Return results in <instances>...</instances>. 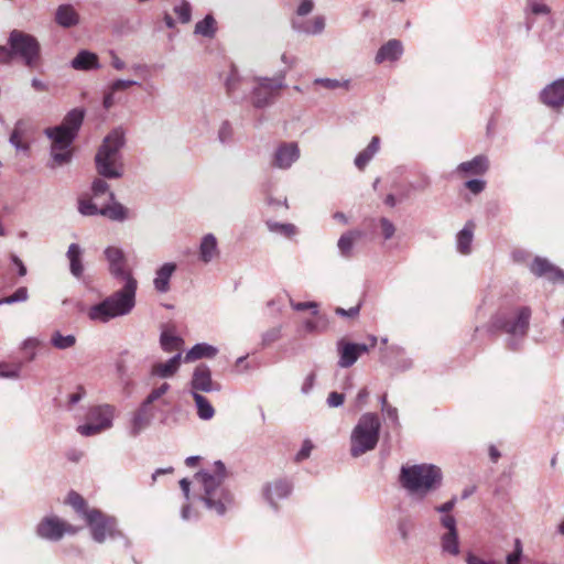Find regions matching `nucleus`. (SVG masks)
I'll list each match as a JSON object with an SVG mask.
<instances>
[{"label": "nucleus", "mask_w": 564, "mask_h": 564, "mask_svg": "<svg viewBox=\"0 0 564 564\" xmlns=\"http://www.w3.org/2000/svg\"><path fill=\"white\" fill-rule=\"evenodd\" d=\"M104 256L108 262L109 273L124 282L120 290L111 293L99 303L91 305L86 314L94 323L106 324L110 321L129 315L135 306L138 281L127 268V257L117 246L105 249Z\"/></svg>", "instance_id": "f257e3e1"}, {"label": "nucleus", "mask_w": 564, "mask_h": 564, "mask_svg": "<svg viewBox=\"0 0 564 564\" xmlns=\"http://www.w3.org/2000/svg\"><path fill=\"white\" fill-rule=\"evenodd\" d=\"M229 475L225 464L216 460L194 477L205 507L217 516H224L234 506V495L225 485Z\"/></svg>", "instance_id": "f03ea898"}, {"label": "nucleus", "mask_w": 564, "mask_h": 564, "mask_svg": "<svg viewBox=\"0 0 564 564\" xmlns=\"http://www.w3.org/2000/svg\"><path fill=\"white\" fill-rule=\"evenodd\" d=\"M84 110L73 109L59 126L45 129L46 137L52 141L51 156L54 164H67L73 155V142L84 120Z\"/></svg>", "instance_id": "7ed1b4c3"}, {"label": "nucleus", "mask_w": 564, "mask_h": 564, "mask_svg": "<svg viewBox=\"0 0 564 564\" xmlns=\"http://www.w3.org/2000/svg\"><path fill=\"white\" fill-rule=\"evenodd\" d=\"M84 110L73 109L59 126L45 129L46 137L52 141L51 156L54 164H67L73 155V142L84 120Z\"/></svg>", "instance_id": "20e7f679"}, {"label": "nucleus", "mask_w": 564, "mask_h": 564, "mask_svg": "<svg viewBox=\"0 0 564 564\" xmlns=\"http://www.w3.org/2000/svg\"><path fill=\"white\" fill-rule=\"evenodd\" d=\"M399 481L410 496L422 499L440 487L442 471L437 466L431 464L403 465Z\"/></svg>", "instance_id": "39448f33"}, {"label": "nucleus", "mask_w": 564, "mask_h": 564, "mask_svg": "<svg viewBox=\"0 0 564 564\" xmlns=\"http://www.w3.org/2000/svg\"><path fill=\"white\" fill-rule=\"evenodd\" d=\"M124 145V134L115 129L105 137L96 156V170L106 178H120L123 175V161L121 149Z\"/></svg>", "instance_id": "423d86ee"}, {"label": "nucleus", "mask_w": 564, "mask_h": 564, "mask_svg": "<svg viewBox=\"0 0 564 564\" xmlns=\"http://www.w3.org/2000/svg\"><path fill=\"white\" fill-rule=\"evenodd\" d=\"M380 427V420L375 413H364L359 417L350 436V454L352 457H359L377 446Z\"/></svg>", "instance_id": "0eeeda50"}, {"label": "nucleus", "mask_w": 564, "mask_h": 564, "mask_svg": "<svg viewBox=\"0 0 564 564\" xmlns=\"http://www.w3.org/2000/svg\"><path fill=\"white\" fill-rule=\"evenodd\" d=\"M8 44L9 51L12 52V58L20 57L31 68L37 65L41 46L33 35L20 30H13L9 35Z\"/></svg>", "instance_id": "6e6552de"}, {"label": "nucleus", "mask_w": 564, "mask_h": 564, "mask_svg": "<svg viewBox=\"0 0 564 564\" xmlns=\"http://www.w3.org/2000/svg\"><path fill=\"white\" fill-rule=\"evenodd\" d=\"M116 409L110 404L91 406L87 412V422L77 426L82 436H94L112 426Z\"/></svg>", "instance_id": "1a4fd4ad"}, {"label": "nucleus", "mask_w": 564, "mask_h": 564, "mask_svg": "<svg viewBox=\"0 0 564 564\" xmlns=\"http://www.w3.org/2000/svg\"><path fill=\"white\" fill-rule=\"evenodd\" d=\"M256 82L257 85L252 90V104L257 108H264L273 102L279 90L285 86V72H280L272 78H257Z\"/></svg>", "instance_id": "9d476101"}, {"label": "nucleus", "mask_w": 564, "mask_h": 564, "mask_svg": "<svg viewBox=\"0 0 564 564\" xmlns=\"http://www.w3.org/2000/svg\"><path fill=\"white\" fill-rule=\"evenodd\" d=\"M77 531V528L54 514L44 517L35 528V533L40 539L51 542H57L65 534H75Z\"/></svg>", "instance_id": "9b49d317"}, {"label": "nucleus", "mask_w": 564, "mask_h": 564, "mask_svg": "<svg viewBox=\"0 0 564 564\" xmlns=\"http://www.w3.org/2000/svg\"><path fill=\"white\" fill-rule=\"evenodd\" d=\"M531 310L527 306L519 307L509 317L499 315L496 317L494 325L502 329L507 334L516 337H524L529 328Z\"/></svg>", "instance_id": "f8f14e48"}, {"label": "nucleus", "mask_w": 564, "mask_h": 564, "mask_svg": "<svg viewBox=\"0 0 564 564\" xmlns=\"http://www.w3.org/2000/svg\"><path fill=\"white\" fill-rule=\"evenodd\" d=\"M85 520L91 529L93 539L98 543H102L116 530V520L105 516L97 509L86 511Z\"/></svg>", "instance_id": "ddd939ff"}, {"label": "nucleus", "mask_w": 564, "mask_h": 564, "mask_svg": "<svg viewBox=\"0 0 564 564\" xmlns=\"http://www.w3.org/2000/svg\"><path fill=\"white\" fill-rule=\"evenodd\" d=\"M189 387L191 394L200 392H218L221 390V384L213 380L212 370L205 364H199L194 368Z\"/></svg>", "instance_id": "4468645a"}, {"label": "nucleus", "mask_w": 564, "mask_h": 564, "mask_svg": "<svg viewBox=\"0 0 564 564\" xmlns=\"http://www.w3.org/2000/svg\"><path fill=\"white\" fill-rule=\"evenodd\" d=\"M300 154L296 142H283L274 150L271 165L279 170H289L300 159Z\"/></svg>", "instance_id": "2eb2a0df"}, {"label": "nucleus", "mask_w": 564, "mask_h": 564, "mask_svg": "<svg viewBox=\"0 0 564 564\" xmlns=\"http://www.w3.org/2000/svg\"><path fill=\"white\" fill-rule=\"evenodd\" d=\"M540 101L553 110L564 107V77L545 86L540 93Z\"/></svg>", "instance_id": "dca6fc26"}, {"label": "nucleus", "mask_w": 564, "mask_h": 564, "mask_svg": "<svg viewBox=\"0 0 564 564\" xmlns=\"http://www.w3.org/2000/svg\"><path fill=\"white\" fill-rule=\"evenodd\" d=\"M154 416V406L141 403L140 406L131 414L129 434L133 437L140 435L151 425Z\"/></svg>", "instance_id": "f3484780"}, {"label": "nucleus", "mask_w": 564, "mask_h": 564, "mask_svg": "<svg viewBox=\"0 0 564 564\" xmlns=\"http://www.w3.org/2000/svg\"><path fill=\"white\" fill-rule=\"evenodd\" d=\"M337 348L339 352L338 366L340 368L351 367L361 354L368 351V346L365 344L346 343L345 340H339Z\"/></svg>", "instance_id": "a211bd4d"}, {"label": "nucleus", "mask_w": 564, "mask_h": 564, "mask_svg": "<svg viewBox=\"0 0 564 564\" xmlns=\"http://www.w3.org/2000/svg\"><path fill=\"white\" fill-rule=\"evenodd\" d=\"M292 29L305 35L322 34L326 26V19L324 15H315L312 19L293 18L291 21Z\"/></svg>", "instance_id": "6ab92c4d"}, {"label": "nucleus", "mask_w": 564, "mask_h": 564, "mask_svg": "<svg viewBox=\"0 0 564 564\" xmlns=\"http://www.w3.org/2000/svg\"><path fill=\"white\" fill-rule=\"evenodd\" d=\"M531 271L538 276H544L555 283H564V271L554 267L544 258H535L531 264Z\"/></svg>", "instance_id": "aec40b11"}, {"label": "nucleus", "mask_w": 564, "mask_h": 564, "mask_svg": "<svg viewBox=\"0 0 564 564\" xmlns=\"http://www.w3.org/2000/svg\"><path fill=\"white\" fill-rule=\"evenodd\" d=\"M292 491V485L288 480L279 479L268 484L263 489V495L270 506L278 509V501L285 499Z\"/></svg>", "instance_id": "412c9836"}, {"label": "nucleus", "mask_w": 564, "mask_h": 564, "mask_svg": "<svg viewBox=\"0 0 564 564\" xmlns=\"http://www.w3.org/2000/svg\"><path fill=\"white\" fill-rule=\"evenodd\" d=\"M31 122L24 119H20L15 122L13 131L10 134L9 142L17 151L28 152L29 142L26 137L31 132Z\"/></svg>", "instance_id": "4be33fe9"}, {"label": "nucleus", "mask_w": 564, "mask_h": 564, "mask_svg": "<svg viewBox=\"0 0 564 564\" xmlns=\"http://www.w3.org/2000/svg\"><path fill=\"white\" fill-rule=\"evenodd\" d=\"M183 359L182 354L177 352L164 362H155L151 367L150 375L161 379L172 378L178 371Z\"/></svg>", "instance_id": "5701e85b"}, {"label": "nucleus", "mask_w": 564, "mask_h": 564, "mask_svg": "<svg viewBox=\"0 0 564 564\" xmlns=\"http://www.w3.org/2000/svg\"><path fill=\"white\" fill-rule=\"evenodd\" d=\"M489 169V160L486 155H477L470 161L457 165L455 172L462 176L482 175Z\"/></svg>", "instance_id": "b1692460"}, {"label": "nucleus", "mask_w": 564, "mask_h": 564, "mask_svg": "<svg viewBox=\"0 0 564 564\" xmlns=\"http://www.w3.org/2000/svg\"><path fill=\"white\" fill-rule=\"evenodd\" d=\"M218 241L214 234H206L202 237L198 256L204 263H209L219 257Z\"/></svg>", "instance_id": "393cba45"}, {"label": "nucleus", "mask_w": 564, "mask_h": 564, "mask_svg": "<svg viewBox=\"0 0 564 564\" xmlns=\"http://www.w3.org/2000/svg\"><path fill=\"white\" fill-rule=\"evenodd\" d=\"M403 54V46L399 40H389L383 44L377 52L375 61L377 64H381L386 61L395 62Z\"/></svg>", "instance_id": "a878e982"}, {"label": "nucleus", "mask_w": 564, "mask_h": 564, "mask_svg": "<svg viewBox=\"0 0 564 564\" xmlns=\"http://www.w3.org/2000/svg\"><path fill=\"white\" fill-rule=\"evenodd\" d=\"M70 66L76 70L99 69L100 63L98 55L87 50H82L72 59Z\"/></svg>", "instance_id": "bb28decb"}, {"label": "nucleus", "mask_w": 564, "mask_h": 564, "mask_svg": "<svg viewBox=\"0 0 564 564\" xmlns=\"http://www.w3.org/2000/svg\"><path fill=\"white\" fill-rule=\"evenodd\" d=\"M175 271L176 264L173 262H166L160 267L153 280L154 289L160 293H166L170 290V280Z\"/></svg>", "instance_id": "cd10ccee"}, {"label": "nucleus", "mask_w": 564, "mask_h": 564, "mask_svg": "<svg viewBox=\"0 0 564 564\" xmlns=\"http://www.w3.org/2000/svg\"><path fill=\"white\" fill-rule=\"evenodd\" d=\"M66 258L69 261L70 274L76 279H80L84 274L82 247L77 243H70L66 252Z\"/></svg>", "instance_id": "c85d7f7f"}, {"label": "nucleus", "mask_w": 564, "mask_h": 564, "mask_svg": "<svg viewBox=\"0 0 564 564\" xmlns=\"http://www.w3.org/2000/svg\"><path fill=\"white\" fill-rule=\"evenodd\" d=\"M55 22L62 28H73L79 23V14L70 4H61L55 12Z\"/></svg>", "instance_id": "c756f323"}, {"label": "nucleus", "mask_w": 564, "mask_h": 564, "mask_svg": "<svg viewBox=\"0 0 564 564\" xmlns=\"http://www.w3.org/2000/svg\"><path fill=\"white\" fill-rule=\"evenodd\" d=\"M218 349L209 344L200 343L194 345L184 356V362H192L202 358H214Z\"/></svg>", "instance_id": "7c9ffc66"}, {"label": "nucleus", "mask_w": 564, "mask_h": 564, "mask_svg": "<svg viewBox=\"0 0 564 564\" xmlns=\"http://www.w3.org/2000/svg\"><path fill=\"white\" fill-rule=\"evenodd\" d=\"M474 228L475 225L473 221H467L464 228L457 234L456 237V246L457 250L462 254H469L471 252V242L474 239Z\"/></svg>", "instance_id": "2f4dec72"}, {"label": "nucleus", "mask_w": 564, "mask_h": 564, "mask_svg": "<svg viewBox=\"0 0 564 564\" xmlns=\"http://www.w3.org/2000/svg\"><path fill=\"white\" fill-rule=\"evenodd\" d=\"M160 345L165 352L182 354L184 340L171 329H164L160 336Z\"/></svg>", "instance_id": "473e14b6"}, {"label": "nucleus", "mask_w": 564, "mask_h": 564, "mask_svg": "<svg viewBox=\"0 0 564 564\" xmlns=\"http://www.w3.org/2000/svg\"><path fill=\"white\" fill-rule=\"evenodd\" d=\"M109 202L110 204L100 207V215L115 221H124L128 218V208L117 202L116 198Z\"/></svg>", "instance_id": "72a5a7b5"}, {"label": "nucleus", "mask_w": 564, "mask_h": 564, "mask_svg": "<svg viewBox=\"0 0 564 564\" xmlns=\"http://www.w3.org/2000/svg\"><path fill=\"white\" fill-rule=\"evenodd\" d=\"M217 32V22L212 14L205 15V18L195 24L194 33L207 39H213Z\"/></svg>", "instance_id": "f704fd0d"}, {"label": "nucleus", "mask_w": 564, "mask_h": 564, "mask_svg": "<svg viewBox=\"0 0 564 564\" xmlns=\"http://www.w3.org/2000/svg\"><path fill=\"white\" fill-rule=\"evenodd\" d=\"M442 552L452 556H457L459 550L458 532H446L441 536Z\"/></svg>", "instance_id": "c9c22d12"}, {"label": "nucleus", "mask_w": 564, "mask_h": 564, "mask_svg": "<svg viewBox=\"0 0 564 564\" xmlns=\"http://www.w3.org/2000/svg\"><path fill=\"white\" fill-rule=\"evenodd\" d=\"M197 408V415L199 419L207 421L213 419L215 410L210 402L200 393L192 394Z\"/></svg>", "instance_id": "e433bc0d"}, {"label": "nucleus", "mask_w": 564, "mask_h": 564, "mask_svg": "<svg viewBox=\"0 0 564 564\" xmlns=\"http://www.w3.org/2000/svg\"><path fill=\"white\" fill-rule=\"evenodd\" d=\"M360 236L359 232L348 231L340 236L337 247L343 257L349 258L355 245L356 239Z\"/></svg>", "instance_id": "4c0bfd02"}, {"label": "nucleus", "mask_w": 564, "mask_h": 564, "mask_svg": "<svg viewBox=\"0 0 564 564\" xmlns=\"http://www.w3.org/2000/svg\"><path fill=\"white\" fill-rule=\"evenodd\" d=\"M91 193L94 199H99L104 195H106L109 200L115 199V194L110 191L108 183L101 178L94 180L91 184Z\"/></svg>", "instance_id": "58836bf2"}, {"label": "nucleus", "mask_w": 564, "mask_h": 564, "mask_svg": "<svg viewBox=\"0 0 564 564\" xmlns=\"http://www.w3.org/2000/svg\"><path fill=\"white\" fill-rule=\"evenodd\" d=\"M267 227L271 232L284 236V237H292L296 235L297 230L296 227L292 224H282L273 220H268Z\"/></svg>", "instance_id": "ea45409f"}, {"label": "nucleus", "mask_w": 564, "mask_h": 564, "mask_svg": "<svg viewBox=\"0 0 564 564\" xmlns=\"http://www.w3.org/2000/svg\"><path fill=\"white\" fill-rule=\"evenodd\" d=\"M173 12L176 14L178 21L183 24H187L192 19V6L187 0H181L174 6Z\"/></svg>", "instance_id": "a19ab883"}, {"label": "nucleus", "mask_w": 564, "mask_h": 564, "mask_svg": "<svg viewBox=\"0 0 564 564\" xmlns=\"http://www.w3.org/2000/svg\"><path fill=\"white\" fill-rule=\"evenodd\" d=\"M524 11L534 15H546L551 13V8L544 0H525Z\"/></svg>", "instance_id": "79ce46f5"}, {"label": "nucleus", "mask_w": 564, "mask_h": 564, "mask_svg": "<svg viewBox=\"0 0 564 564\" xmlns=\"http://www.w3.org/2000/svg\"><path fill=\"white\" fill-rule=\"evenodd\" d=\"M314 85H319L328 90H335L338 88L348 89L350 82L348 79L338 80L334 78H315L313 82Z\"/></svg>", "instance_id": "37998d69"}, {"label": "nucleus", "mask_w": 564, "mask_h": 564, "mask_svg": "<svg viewBox=\"0 0 564 564\" xmlns=\"http://www.w3.org/2000/svg\"><path fill=\"white\" fill-rule=\"evenodd\" d=\"M52 345L57 349H67L75 345L76 338L74 335H62L56 332L53 334L51 339Z\"/></svg>", "instance_id": "c03bdc74"}, {"label": "nucleus", "mask_w": 564, "mask_h": 564, "mask_svg": "<svg viewBox=\"0 0 564 564\" xmlns=\"http://www.w3.org/2000/svg\"><path fill=\"white\" fill-rule=\"evenodd\" d=\"M66 502L72 506L79 514L85 518V512L90 509L87 508L85 499L77 492L70 491L67 496Z\"/></svg>", "instance_id": "a18cd8bd"}, {"label": "nucleus", "mask_w": 564, "mask_h": 564, "mask_svg": "<svg viewBox=\"0 0 564 564\" xmlns=\"http://www.w3.org/2000/svg\"><path fill=\"white\" fill-rule=\"evenodd\" d=\"M22 362L7 364L0 362V378L17 379L22 369Z\"/></svg>", "instance_id": "49530a36"}, {"label": "nucleus", "mask_w": 564, "mask_h": 564, "mask_svg": "<svg viewBox=\"0 0 564 564\" xmlns=\"http://www.w3.org/2000/svg\"><path fill=\"white\" fill-rule=\"evenodd\" d=\"M327 328V318L324 316H319L316 321L306 319L304 322V329L306 333H322Z\"/></svg>", "instance_id": "de8ad7c7"}, {"label": "nucleus", "mask_w": 564, "mask_h": 564, "mask_svg": "<svg viewBox=\"0 0 564 564\" xmlns=\"http://www.w3.org/2000/svg\"><path fill=\"white\" fill-rule=\"evenodd\" d=\"M170 388L171 387L167 382L162 383L160 387L154 388L143 400L142 403L149 406H154L153 403L158 401L161 397H163L170 390Z\"/></svg>", "instance_id": "09e8293b"}, {"label": "nucleus", "mask_w": 564, "mask_h": 564, "mask_svg": "<svg viewBox=\"0 0 564 564\" xmlns=\"http://www.w3.org/2000/svg\"><path fill=\"white\" fill-rule=\"evenodd\" d=\"M78 210L84 216L100 215V208L90 199L80 198L78 202Z\"/></svg>", "instance_id": "8fccbe9b"}, {"label": "nucleus", "mask_w": 564, "mask_h": 564, "mask_svg": "<svg viewBox=\"0 0 564 564\" xmlns=\"http://www.w3.org/2000/svg\"><path fill=\"white\" fill-rule=\"evenodd\" d=\"M234 129L229 121H223L218 129V141L227 144L232 140Z\"/></svg>", "instance_id": "3c124183"}, {"label": "nucleus", "mask_w": 564, "mask_h": 564, "mask_svg": "<svg viewBox=\"0 0 564 564\" xmlns=\"http://www.w3.org/2000/svg\"><path fill=\"white\" fill-rule=\"evenodd\" d=\"M242 82L243 80L238 75L237 69L232 68L226 79V87L228 93L234 95L237 90L240 89V85L242 84Z\"/></svg>", "instance_id": "603ef678"}, {"label": "nucleus", "mask_w": 564, "mask_h": 564, "mask_svg": "<svg viewBox=\"0 0 564 564\" xmlns=\"http://www.w3.org/2000/svg\"><path fill=\"white\" fill-rule=\"evenodd\" d=\"M29 299V292L25 286L19 288L12 295L3 297L6 304L25 302Z\"/></svg>", "instance_id": "864d4df0"}, {"label": "nucleus", "mask_w": 564, "mask_h": 564, "mask_svg": "<svg viewBox=\"0 0 564 564\" xmlns=\"http://www.w3.org/2000/svg\"><path fill=\"white\" fill-rule=\"evenodd\" d=\"M522 557V544L519 539L514 541V550L507 555L506 564H520Z\"/></svg>", "instance_id": "5fc2aeb1"}, {"label": "nucleus", "mask_w": 564, "mask_h": 564, "mask_svg": "<svg viewBox=\"0 0 564 564\" xmlns=\"http://www.w3.org/2000/svg\"><path fill=\"white\" fill-rule=\"evenodd\" d=\"M314 9V1L313 0H301L297 8H296V17L299 19H302L310 14Z\"/></svg>", "instance_id": "6e6d98bb"}, {"label": "nucleus", "mask_w": 564, "mask_h": 564, "mask_svg": "<svg viewBox=\"0 0 564 564\" xmlns=\"http://www.w3.org/2000/svg\"><path fill=\"white\" fill-rule=\"evenodd\" d=\"M140 85L139 82L133 79H116L113 80L109 86L112 87V91H120L124 90L131 86H138Z\"/></svg>", "instance_id": "4d7b16f0"}, {"label": "nucleus", "mask_w": 564, "mask_h": 564, "mask_svg": "<svg viewBox=\"0 0 564 564\" xmlns=\"http://www.w3.org/2000/svg\"><path fill=\"white\" fill-rule=\"evenodd\" d=\"M39 341L35 338H28L23 341L22 348L28 352V360L31 361L35 358L36 352L35 348L37 347Z\"/></svg>", "instance_id": "13d9d810"}, {"label": "nucleus", "mask_w": 564, "mask_h": 564, "mask_svg": "<svg viewBox=\"0 0 564 564\" xmlns=\"http://www.w3.org/2000/svg\"><path fill=\"white\" fill-rule=\"evenodd\" d=\"M291 306L295 311L312 310L314 315H317V303L316 302H294L291 300Z\"/></svg>", "instance_id": "bf43d9fd"}, {"label": "nucleus", "mask_w": 564, "mask_h": 564, "mask_svg": "<svg viewBox=\"0 0 564 564\" xmlns=\"http://www.w3.org/2000/svg\"><path fill=\"white\" fill-rule=\"evenodd\" d=\"M281 337V328L274 327L265 332L262 336L263 345H270Z\"/></svg>", "instance_id": "052dcab7"}, {"label": "nucleus", "mask_w": 564, "mask_h": 564, "mask_svg": "<svg viewBox=\"0 0 564 564\" xmlns=\"http://www.w3.org/2000/svg\"><path fill=\"white\" fill-rule=\"evenodd\" d=\"M313 449V444L310 440H305L302 444L301 449L297 452L295 456L296 462H302L310 457L311 452Z\"/></svg>", "instance_id": "680f3d73"}, {"label": "nucleus", "mask_w": 564, "mask_h": 564, "mask_svg": "<svg viewBox=\"0 0 564 564\" xmlns=\"http://www.w3.org/2000/svg\"><path fill=\"white\" fill-rule=\"evenodd\" d=\"M375 154L372 153H369L368 152V149L366 148L364 151H361L355 159V165L359 169V170H362L368 163L369 161L373 158Z\"/></svg>", "instance_id": "e2e57ef3"}, {"label": "nucleus", "mask_w": 564, "mask_h": 564, "mask_svg": "<svg viewBox=\"0 0 564 564\" xmlns=\"http://www.w3.org/2000/svg\"><path fill=\"white\" fill-rule=\"evenodd\" d=\"M486 182L482 180H469L465 183V187L468 188L473 194L477 195L485 189Z\"/></svg>", "instance_id": "0e129e2a"}, {"label": "nucleus", "mask_w": 564, "mask_h": 564, "mask_svg": "<svg viewBox=\"0 0 564 564\" xmlns=\"http://www.w3.org/2000/svg\"><path fill=\"white\" fill-rule=\"evenodd\" d=\"M380 226H381L382 235H383L384 239L392 238V236L395 232L394 225L388 218H381Z\"/></svg>", "instance_id": "69168bd1"}, {"label": "nucleus", "mask_w": 564, "mask_h": 564, "mask_svg": "<svg viewBox=\"0 0 564 564\" xmlns=\"http://www.w3.org/2000/svg\"><path fill=\"white\" fill-rule=\"evenodd\" d=\"M116 93L117 91H112V87L111 86H108V88L106 89V91L104 94V100H102V105H104L105 109H110L111 107L115 106V104H116V98H115Z\"/></svg>", "instance_id": "338daca9"}, {"label": "nucleus", "mask_w": 564, "mask_h": 564, "mask_svg": "<svg viewBox=\"0 0 564 564\" xmlns=\"http://www.w3.org/2000/svg\"><path fill=\"white\" fill-rule=\"evenodd\" d=\"M345 401V397L343 393L338 392H330L327 397V404L330 408H337L340 406Z\"/></svg>", "instance_id": "774afa93"}]
</instances>
